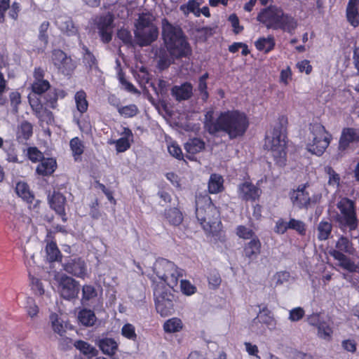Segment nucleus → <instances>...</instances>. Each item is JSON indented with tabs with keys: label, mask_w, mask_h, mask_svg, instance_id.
<instances>
[{
	"label": "nucleus",
	"mask_w": 359,
	"mask_h": 359,
	"mask_svg": "<svg viewBox=\"0 0 359 359\" xmlns=\"http://www.w3.org/2000/svg\"><path fill=\"white\" fill-rule=\"evenodd\" d=\"M39 121V125L43 128H48L54 123L53 114H36Z\"/></svg>",
	"instance_id": "obj_55"
},
{
	"label": "nucleus",
	"mask_w": 359,
	"mask_h": 359,
	"mask_svg": "<svg viewBox=\"0 0 359 359\" xmlns=\"http://www.w3.org/2000/svg\"><path fill=\"white\" fill-rule=\"evenodd\" d=\"M275 46V42L273 36H268L266 38H260L255 42L256 48L259 50H263L267 53L272 50Z\"/></svg>",
	"instance_id": "obj_43"
},
{
	"label": "nucleus",
	"mask_w": 359,
	"mask_h": 359,
	"mask_svg": "<svg viewBox=\"0 0 359 359\" xmlns=\"http://www.w3.org/2000/svg\"><path fill=\"white\" fill-rule=\"evenodd\" d=\"M213 114H205L204 126L211 135L223 132L229 139L243 136L249 126V119L245 114H219L215 119Z\"/></svg>",
	"instance_id": "obj_1"
},
{
	"label": "nucleus",
	"mask_w": 359,
	"mask_h": 359,
	"mask_svg": "<svg viewBox=\"0 0 359 359\" xmlns=\"http://www.w3.org/2000/svg\"><path fill=\"white\" fill-rule=\"evenodd\" d=\"M288 118L282 114L275 123L273 130L268 133L265 138V147L269 148L275 163L283 167L287 161V126Z\"/></svg>",
	"instance_id": "obj_2"
},
{
	"label": "nucleus",
	"mask_w": 359,
	"mask_h": 359,
	"mask_svg": "<svg viewBox=\"0 0 359 359\" xmlns=\"http://www.w3.org/2000/svg\"><path fill=\"white\" fill-rule=\"evenodd\" d=\"M224 180L217 174H212L208 182V191L210 194H218L224 190Z\"/></svg>",
	"instance_id": "obj_32"
},
{
	"label": "nucleus",
	"mask_w": 359,
	"mask_h": 359,
	"mask_svg": "<svg viewBox=\"0 0 359 359\" xmlns=\"http://www.w3.org/2000/svg\"><path fill=\"white\" fill-rule=\"evenodd\" d=\"M156 277L151 276V287L154 284H161L163 287H169L175 290L177 286L179 278L184 276V270L178 267L174 262L168 259L161 258L156 261L153 266Z\"/></svg>",
	"instance_id": "obj_4"
},
{
	"label": "nucleus",
	"mask_w": 359,
	"mask_h": 359,
	"mask_svg": "<svg viewBox=\"0 0 359 359\" xmlns=\"http://www.w3.org/2000/svg\"><path fill=\"white\" fill-rule=\"evenodd\" d=\"M163 327L166 333H175L182 330L183 323L180 318L174 317L165 321Z\"/></svg>",
	"instance_id": "obj_38"
},
{
	"label": "nucleus",
	"mask_w": 359,
	"mask_h": 359,
	"mask_svg": "<svg viewBox=\"0 0 359 359\" xmlns=\"http://www.w3.org/2000/svg\"><path fill=\"white\" fill-rule=\"evenodd\" d=\"M63 269L68 273L79 278H84L86 274V264L80 257L71 258L63 264Z\"/></svg>",
	"instance_id": "obj_20"
},
{
	"label": "nucleus",
	"mask_w": 359,
	"mask_h": 359,
	"mask_svg": "<svg viewBox=\"0 0 359 359\" xmlns=\"http://www.w3.org/2000/svg\"><path fill=\"white\" fill-rule=\"evenodd\" d=\"M297 67L300 72H305L306 74H309L312 71V66L307 60L299 62Z\"/></svg>",
	"instance_id": "obj_63"
},
{
	"label": "nucleus",
	"mask_w": 359,
	"mask_h": 359,
	"mask_svg": "<svg viewBox=\"0 0 359 359\" xmlns=\"http://www.w3.org/2000/svg\"><path fill=\"white\" fill-rule=\"evenodd\" d=\"M180 290L182 293L186 296L193 295L197 292V287L187 279L181 280Z\"/></svg>",
	"instance_id": "obj_52"
},
{
	"label": "nucleus",
	"mask_w": 359,
	"mask_h": 359,
	"mask_svg": "<svg viewBox=\"0 0 359 359\" xmlns=\"http://www.w3.org/2000/svg\"><path fill=\"white\" fill-rule=\"evenodd\" d=\"M209 287L212 290H217L221 285L222 278L218 271L211 270L208 275Z\"/></svg>",
	"instance_id": "obj_47"
},
{
	"label": "nucleus",
	"mask_w": 359,
	"mask_h": 359,
	"mask_svg": "<svg viewBox=\"0 0 359 359\" xmlns=\"http://www.w3.org/2000/svg\"><path fill=\"white\" fill-rule=\"evenodd\" d=\"M359 0H348L346 17L348 23L353 27L359 26Z\"/></svg>",
	"instance_id": "obj_22"
},
{
	"label": "nucleus",
	"mask_w": 359,
	"mask_h": 359,
	"mask_svg": "<svg viewBox=\"0 0 359 359\" xmlns=\"http://www.w3.org/2000/svg\"><path fill=\"white\" fill-rule=\"evenodd\" d=\"M262 193V189L250 181H245L238 185V197L244 202L253 203L259 201Z\"/></svg>",
	"instance_id": "obj_11"
},
{
	"label": "nucleus",
	"mask_w": 359,
	"mask_h": 359,
	"mask_svg": "<svg viewBox=\"0 0 359 359\" xmlns=\"http://www.w3.org/2000/svg\"><path fill=\"white\" fill-rule=\"evenodd\" d=\"M163 217L169 224L174 226H180L184 219L182 212L177 208H169L165 209L163 212Z\"/></svg>",
	"instance_id": "obj_26"
},
{
	"label": "nucleus",
	"mask_w": 359,
	"mask_h": 359,
	"mask_svg": "<svg viewBox=\"0 0 359 359\" xmlns=\"http://www.w3.org/2000/svg\"><path fill=\"white\" fill-rule=\"evenodd\" d=\"M313 319L318 320V317L315 316L309 318V324L317 327L318 337L326 341H330L332 339L333 329L330 323L327 321H320L316 323L313 321Z\"/></svg>",
	"instance_id": "obj_21"
},
{
	"label": "nucleus",
	"mask_w": 359,
	"mask_h": 359,
	"mask_svg": "<svg viewBox=\"0 0 359 359\" xmlns=\"http://www.w3.org/2000/svg\"><path fill=\"white\" fill-rule=\"evenodd\" d=\"M311 137L307 144V149L309 152L317 156H321L328 147L332 140L330 134L321 123H313L309 126Z\"/></svg>",
	"instance_id": "obj_7"
},
{
	"label": "nucleus",
	"mask_w": 359,
	"mask_h": 359,
	"mask_svg": "<svg viewBox=\"0 0 359 359\" xmlns=\"http://www.w3.org/2000/svg\"><path fill=\"white\" fill-rule=\"evenodd\" d=\"M236 234L240 238L243 240H252V238L258 237L253 229L245 226V225H238L236 228Z\"/></svg>",
	"instance_id": "obj_44"
},
{
	"label": "nucleus",
	"mask_w": 359,
	"mask_h": 359,
	"mask_svg": "<svg viewBox=\"0 0 359 359\" xmlns=\"http://www.w3.org/2000/svg\"><path fill=\"white\" fill-rule=\"evenodd\" d=\"M196 216L203 230L210 234L219 219V211L210 197H203L196 201Z\"/></svg>",
	"instance_id": "obj_5"
},
{
	"label": "nucleus",
	"mask_w": 359,
	"mask_h": 359,
	"mask_svg": "<svg viewBox=\"0 0 359 359\" xmlns=\"http://www.w3.org/2000/svg\"><path fill=\"white\" fill-rule=\"evenodd\" d=\"M58 290L60 296L67 300L77 298L80 291L77 280L67 275H62L58 282Z\"/></svg>",
	"instance_id": "obj_10"
},
{
	"label": "nucleus",
	"mask_w": 359,
	"mask_h": 359,
	"mask_svg": "<svg viewBox=\"0 0 359 359\" xmlns=\"http://www.w3.org/2000/svg\"><path fill=\"white\" fill-rule=\"evenodd\" d=\"M155 18L149 13H143L139 15L135 23V28H146L147 27H156L154 24Z\"/></svg>",
	"instance_id": "obj_42"
},
{
	"label": "nucleus",
	"mask_w": 359,
	"mask_h": 359,
	"mask_svg": "<svg viewBox=\"0 0 359 359\" xmlns=\"http://www.w3.org/2000/svg\"><path fill=\"white\" fill-rule=\"evenodd\" d=\"M318 239L320 241L327 240L332 233V224L327 221L322 220L319 222L318 227Z\"/></svg>",
	"instance_id": "obj_39"
},
{
	"label": "nucleus",
	"mask_w": 359,
	"mask_h": 359,
	"mask_svg": "<svg viewBox=\"0 0 359 359\" xmlns=\"http://www.w3.org/2000/svg\"><path fill=\"white\" fill-rule=\"evenodd\" d=\"M307 184L298 186L297 189H292L289 193L292 205L299 210H308L311 207V196L306 190Z\"/></svg>",
	"instance_id": "obj_12"
},
{
	"label": "nucleus",
	"mask_w": 359,
	"mask_h": 359,
	"mask_svg": "<svg viewBox=\"0 0 359 359\" xmlns=\"http://www.w3.org/2000/svg\"><path fill=\"white\" fill-rule=\"evenodd\" d=\"M33 134V126L27 121L21 123L17 130V140L18 142L27 141Z\"/></svg>",
	"instance_id": "obj_34"
},
{
	"label": "nucleus",
	"mask_w": 359,
	"mask_h": 359,
	"mask_svg": "<svg viewBox=\"0 0 359 359\" xmlns=\"http://www.w3.org/2000/svg\"><path fill=\"white\" fill-rule=\"evenodd\" d=\"M75 102L79 112H85L87 110L88 104L86 100V94L84 91L81 90L76 93Z\"/></svg>",
	"instance_id": "obj_49"
},
{
	"label": "nucleus",
	"mask_w": 359,
	"mask_h": 359,
	"mask_svg": "<svg viewBox=\"0 0 359 359\" xmlns=\"http://www.w3.org/2000/svg\"><path fill=\"white\" fill-rule=\"evenodd\" d=\"M50 320L51 321L53 331L57 333L59 335L63 336L66 332V326L63 325L62 321H60L58 315L55 313H52L50 315Z\"/></svg>",
	"instance_id": "obj_45"
},
{
	"label": "nucleus",
	"mask_w": 359,
	"mask_h": 359,
	"mask_svg": "<svg viewBox=\"0 0 359 359\" xmlns=\"http://www.w3.org/2000/svg\"><path fill=\"white\" fill-rule=\"evenodd\" d=\"M202 2V0H189L187 4L181 5L180 10L186 16L191 13L196 17H199V8Z\"/></svg>",
	"instance_id": "obj_37"
},
{
	"label": "nucleus",
	"mask_w": 359,
	"mask_h": 359,
	"mask_svg": "<svg viewBox=\"0 0 359 359\" xmlns=\"http://www.w3.org/2000/svg\"><path fill=\"white\" fill-rule=\"evenodd\" d=\"M50 88V83L47 80L34 81L32 85V93L40 95L46 92Z\"/></svg>",
	"instance_id": "obj_50"
},
{
	"label": "nucleus",
	"mask_w": 359,
	"mask_h": 359,
	"mask_svg": "<svg viewBox=\"0 0 359 359\" xmlns=\"http://www.w3.org/2000/svg\"><path fill=\"white\" fill-rule=\"evenodd\" d=\"M169 154L178 160H182L184 158L180 147L176 142H172L168 147Z\"/></svg>",
	"instance_id": "obj_59"
},
{
	"label": "nucleus",
	"mask_w": 359,
	"mask_h": 359,
	"mask_svg": "<svg viewBox=\"0 0 359 359\" xmlns=\"http://www.w3.org/2000/svg\"><path fill=\"white\" fill-rule=\"evenodd\" d=\"M339 212L335 216V222L341 230L348 229L350 231L357 229V218L355 203L346 198H341L337 204Z\"/></svg>",
	"instance_id": "obj_6"
},
{
	"label": "nucleus",
	"mask_w": 359,
	"mask_h": 359,
	"mask_svg": "<svg viewBox=\"0 0 359 359\" xmlns=\"http://www.w3.org/2000/svg\"><path fill=\"white\" fill-rule=\"evenodd\" d=\"M327 174L329 175L328 185L338 188L340 184V176L331 167L327 168Z\"/></svg>",
	"instance_id": "obj_56"
},
{
	"label": "nucleus",
	"mask_w": 359,
	"mask_h": 359,
	"mask_svg": "<svg viewBox=\"0 0 359 359\" xmlns=\"http://www.w3.org/2000/svg\"><path fill=\"white\" fill-rule=\"evenodd\" d=\"M179 114V119H181L179 123H177V125L180 128L182 129L186 130V131H191L197 133L199 131L201 127L200 123H194L191 121V116L189 115V114Z\"/></svg>",
	"instance_id": "obj_30"
},
{
	"label": "nucleus",
	"mask_w": 359,
	"mask_h": 359,
	"mask_svg": "<svg viewBox=\"0 0 359 359\" xmlns=\"http://www.w3.org/2000/svg\"><path fill=\"white\" fill-rule=\"evenodd\" d=\"M18 196L22 198L27 204L31 205L34 201V195L30 191L29 185L24 182H19L15 187ZM31 208V206H29Z\"/></svg>",
	"instance_id": "obj_29"
},
{
	"label": "nucleus",
	"mask_w": 359,
	"mask_h": 359,
	"mask_svg": "<svg viewBox=\"0 0 359 359\" xmlns=\"http://www.w3.org/2000/svg\"><path fill=\"white\" fill-rule=\"evenodd\" d=\"M153 294L156 311L161 316H168L174 311L175 295L161 284H154Z\"/></svg>",
	"instance_id": "obj_8"
},
{
	"label": "nucleus",
	"mask_w": 359,
	"mask_h": 359,
	"mask_svg": "<svg viewBox=\"0 0 359 359\" xmlns=\"http://www.w3.org/2000/svg\"><path fill=\"white\" fill-rule=\"evenodd\" d=\"M78 320L86 327H91L95 325L97 318L93 311L83 308L78 313Z\"/></svg>",
	"instance_id": "obj_31"
},
{
	"label": "nucleus",
	"mask_w": 359,
	"mask_h": 359,
	"mask_svg": "<svg viewBox=\"0 0 359 359\" xmlns=\"http://www.w3.org/2000/svg\"><path fill=\"white\" fill-rule=\"evenodd\" d=\"M158 32L156 27L135 28V36L137 43L141 46L151 44L158 37Z\"/></svg>",
	"instance_id": "obj_17"
},
{
	"label": "nucleus",
	"mask_w": 359,
	"mask_h": 359,
	"mask_svg": "<svg viewBox=\"0 0 359 359\" xmlns=\"http://www.w3.org/2000/svg\"><path fill=\"white\" fill-rule=\"evenodd\" d=\"M336 249L330 251V255L339 262V266L349 271H353L355 265L344 253L351 254L353 252V244L346 236H341L335 244Z\"/></svg>",
	"instance_id": "obj_9"
},
{
	"label": "nucleus",
	"mask_w": 359,
	"mask_h": 359,
	"mask_svg": "<svg viewBox=\"0 0 359 359\" xmlns=\"http://www.w3.org/2000/svg\"><path fill=\"white\" fill-rule=\"evenodd\" d=\"M205 144L203 140L198 137L189 139L184 144V149L187 152V158L189 160H194V156L205 149Z\"/></svg>",
	"instance_id": "obj_24"
},
{
	"label": "nucleus",
	"mask_w": 359,
	"mask_h": 359,
	"mask_svg": "<svg viewBox=\"0 0 359 359\" xmlns=\"http://www.w3.org/2000/svg\"><path fill=\"white\" fill-rule=\"evenodd\" d=\"M113 21L114 17L109 13L95 19V24L99 30V34L102 40L105 43H108L111 39Z\"/></svg>",
	"instance_id": "obj_14"
},
{
	"label": "nucleus",
	"mask_w": 359,
	"mask_h": 359,
	"mask_svg": "<svg viewBox=\"0 0 359 359\" xmlns=\"http://www.w3.org/2000/svg\"><path fill=\"white\" fill-rule=\"evenodd\" d=\"M75 347L85 355L91 354L94 352L95 348L88 342L83 340H78L74 344Z\"/></svg>",
	"instance_id": "obj_58"
},
{
	"label": "nucleus",
	"mask_w": 359,
	"mask_h": 359,
	"mask_svg": "<svg viewBox=\"0 0 359 359\" xmlns=\"http://www.w3.org/2000/svg\"><path fill=\"white\" fill-rule=\"evenodd\" d=\"M119 80L122 85V88L124 90L133 94H140V92L137 90V88L131 83L126 81L123 76H120Z\"/></svg>",
	"instance_id": "obj_61"
},
{
	"label": "nucleus",
	"mask_w": 359,
	"mask_h": 359,
	"mask_svg": "<svg viewBox=\"0 0 359 359\" xmlns=\"http://www.w3.org/2000/svg\"><path fill=\"white\" fill-rule=\"evenodd\" d=\"M97 296V291L93 285H83L82 287L81 304L87 306L89 302L95 299Z\"/></svg>",
	"instance_id": "obj_35"
},
{
	"label": "nucleus",
	"mask_w": 359,
	"mask_h": 359,
	"mask_svg": "<svg viewBox=\"0 0 359 359\" xmlns=\"http://www.w3.org/2000/svg\"><path fill=\"white\" fill-rule=\"evenodd\" d=\"M50 207L60 216L62 221L66 222L67 217L65 212L66 197L59 191H54L48 196Z\"/></svg>",
	"instance_id": "obj_18"
},
{
	"label": "nucleus",
	"mask_w": 359,
	"mask_h": 359,
	"mask_svg": "<svg viewBox=\"0 0 359 359\" xmlns=\"http://www.w3.org/2000/svg\"><path fill=\"white\" fill-rule=\"evenodd\" d=\"M55 23L58 29L67 36L75 35L77 33V29L72 19L67 15H58Z\"/></svg>",
	"instance_id": "obj_23"
},
{
	"label": "nucleus",
	"mask_w": 359,
	"mask_h": 359,
	"mask_svg": "<svg viewBox=\"0 0 359 359\" xmlns=\"http://www.w3.org/2000/svg\"><path fill=\"white\" fill-rule=\"evenodd\" d=\"M359 142V128H344L339 141L338 149L341 152L346 151L351 144Z\"/></svg>",
	"instance_id": "obj_16"
},
{
	"label": "nucleus",
	"mask_w": 359,
	"mask_h": 359,
	"mask_svg": "<svg viewBox=\"0 0 359 359\" xmlns=\"http://www.w3.org/2000/svg\"><path fill=\"white\" fill-rule=\"evenodd\" d=\"M57 168L56 160L53 158H43L36 167V172L41 176L51 175Z\"/></svg>",
	"instance_id": "obj_25"
},
{
	"label": "nucleus",
	"mask_w": 359,
	"mask_h": 359,
	"mask_svg": "<svg viewBox=\"0 0 359 359\" xmlns=\"http://www.w3.org/2000/svg\"><path fill=\"white\" fill-rule=\"evenodd\" d=\"M288 227H290V229L296 231L300 236L306 235V225L302 220L291 218L288 222Z\"/></svg>",
	"instance_id": "obj_48"
},
{
	"label": "nucleus",
	"mask_w": 359,
	"mask_h": 359,
	"mask_svg": "<svg viewBox=\"0 0 359 359\" xmlns=\"http://www.w3.org/2000/svg\"><path fill=\"white\" fill-rule=\"evenodd\" d=\"M118 37L125 43H130L131 41V34L130 32L125 29H120L117 33Z\"/></svg>",
	"instance_id": "obj_64"
},
{
	"label": "nucleus",
	"mask_w": 359,
	"mask_h": 359,
	"mask_svg": "<svg viewBox=\"0 0 359 359\" xmlns=\"http://www.w3.org/2000/svg\"><path fill=\"white\" fill-rule=\"evenodd\" d=\"M292 79V72L289 67L286 69H283L280 72V81L283 83L284 85H288L290 81Z\"/></svg>",
	"instance_id": "obj_62"
},
{
	"label": "nucleus",
	"mask_w": 359,
	"mask_h": 359,
	"mask_svg": "<svg viewBox=\"0 0 359 359\" xmlns=\"http://www.w3.org/2000/svg\"><path fill=\"white\" fill-rule=\"evenodd\" d=\"M283 12L281 9L271 6L263 10L257 18L267 28L278 29Z\"/></svg>",
	"instance_id": "obj_13"
},
{
	"label": "nucleus",
	"mask_w": 359,
	"mask_h": 359,
	"mask_svg": "<svg viewBox=\"0 0 359 359\" xmlns=\"http://www.w3.org/2000/svg\"><path fill=\"white\" fill-rule=\"evenodd\" d=\"M121 334L125 338L135 341L137 335L135 332V327L130 323H126L121 328Z\"/></svg>",
	"instance_id": "obj_51"
},
{
	"label": "nucleus",
	"mask_w": 359,
	"mask_h": 359,
	"mask_svg": "<svg viewBox=\"0 0 359 359\" xmlns=\"http://www.w3.org/2000/svg\"><path fill=\"white\" fill-rule=\"evenodd\" d=\"M257 319L259 323L266 325L267 327L275 325V319L273 317L271 311L268 309L267 306L263 307L259 311V314L253 321H255Z\"/></svg>",
	"instance_id": "obj_40"
},
{
	"label": "nucleus",
	"mask_w": 359,
	"mask_h": 359,
	"mask_svg": "<svg viewBox=\"0 0 359 359\" xmlns=\"http://www.w3.org/2000/svg\"><path fill=\"white\" fill-rule=\"evenodd\" d=\"M172 93L177 100H187L193 94V88L190 83H185L179 86H174L172 88Z\"/></svg>",
	"instance_id": "obj_28"
},
{
	"label": "nucleus",
	"mask_w": 359,
	"mask_h": 359,
	"mask_svg": "<svg viewBox=\"0 0 359 359\" xmlns=\"http://www.w3.org/2000/svg\"><path fill=\"white\" fill-rule=\"evenodd\" d=\"M161 25L163 39L170 55L173 58L188 55L191 50L182 29L177 25L171 24L165 18L162 20Z\"/></svg>",
	"instance_id": "obj_3"
},
{
	"label": "nucleus",
	"mask_w": 359,
	"mask_h": 359,
	"mask_svg": "<svg viewBox=\"0 0 359 359\" xmlns=\"http://www.w3.org/2000/svg\"><path fill=\"white\" fill-rule=\"evenodd\" d=\"M290 229L288 227V222H285L283 219L280 218L276 222L274 231L278 234H284Z\"/></svg>",
	"instance_id": "obj_60"
},
{
	"label": "nucleus",
	"mask_w": 359,
	"mask_h": 359,
	"mask_svg": "<svg viewBox=\"0 0 359 359\" xmlns=\"http://www.w3.org/2000/svg\"><path fill=\"white\" fill-rule=\"evenodd\" d=\"M297 21L292 16L283 12L279 28H282L288 32H293L297 27Z\"/></svg>",
	"instance_id": "obj_41"
},
{
	"label": "nucleus",
	"mask_w": 359,
	"mask_h": 359,
	"mask_svg": "<svg viewBox=\"0 0 359 359\" xmlns=\"http://www.w3.org/2000/svg\"><path fill=\"white\" fill-rule=\"evenodd\" d=\"M70 149L72 153L74 160L79 161L81 160V155L84 152L83 142L78 137L72 138L69 142Z\"/></svg>",
	"instance_id": "obj_33"
},
{
	"label": "nucleus",
	"mask_w": 359,
	"mask_h": 359,
	"mask_svg": "<svg viewBox=\"0 0 359 359\" xmlns=\"http://www.w3.org/2000/svg\"><path fill=\"white\" fill-rule=\"evenodd\" d=\"M131 142L127 137H122L118 140H110V144H115L116 150L118 153H123L130 149Z\"/></svg>",
	"instance_id": "obj_46"
},
{
	"label": "nucleus",
	"mask_w": 359,
	"mask_h": 359,
	"mask_svg": "<svg viewBox=\"0 0 359 359\" xmlns=\"http://www.w3.org/2000/svg\"><path fill=\"white\" fill-rule=\"evenodd\" d=\"M305 311L303 308L298 306L292 309L289 313V320L292 322H297L303 318Z\"/></svg>",
	"instance_id": "obj_57"
},
{
	"label": "nucleus",
	"mask_w": 359,
	"mask_h": 359,
	"mask_svg": "<svg viewBox=\"0 0 359 359\" xmlns=\"http://www.w3.org/2000/svg\"><path fill=\"white\" fill-rule=\"evenodd\" d=\"M262 252V243L259 237L252 238L243 245V256L249 262L256 260Z\"/></svg>",
	"instance_id": "obj_19"
},
{
	"label": "nucleus",
	"mask_w": 359,
	"mask_h": 359,
	"mask_svg": "<svg viewBox=\"0 0 359 359\" xmlns=\"http://www.w3.org/2000/svg\"><path fill=\"white\" fill-rule=\"evenodd\" d=\"M47 259L50 262H58L62 260V254L59 250L57 243L55 241H50L46 246Z\"/></svg>",
	"instance_id": "obj_36"
},
{
	"label": "nucleus",
	"mask_w": 359,
	"mask_h": 359,
	"mask_svg": "<svg viewBox=\"0 0 359 359\" xmlns=\"http://www.w3.org/2000/svg\"><path fill=\"white\" fill-rule=\"evenodd\" d=\"M54 65L63 74H69L74 69L72 59L61 50H54L52 53Z\"/></svg>",
	"instance_id": "obj_15"
},
{
	"label": "nucleus",
	"mask_w": 359,
	"mask_h": 359,
	"mask_svg": "<svg viewBox=\"0 0 359 359\" xmlns=\"http://www.w3.org/2000/svg\"><path fill=\"white\" fill-rule=\"evenodd\" d=\"M27 156L32 163L40 162L44 158L43 154L36 147L27 149Z\"/></svg>",
	"instance_id": "obj_53"
},
{
	"label": "nucleus",
	"mask_w": 359,
	"mask_h": 359,
	"mask_svg": "<svg viewBox=\"0 0 359 359\" xmlns=\"http://www.w3.org/2000/svg\"><path fill=\"white\" fill-rule=\"evenodd\" d=\"M83 62L90 70H97L98 69L95 57L88 50H86L83 55Z\"/></svg>",
	"instance_id": "obj_54"
},
{
	"label": "nucleus",
	"mask_w": 359,
	"mask_h": 359,
	"mask_svg": "<svg viewBox=\"0 0 359 359\" xmlns=\"http://www.w3.org/2000/svg\"><path fill=\"white\" fill-rule=\"evenodd\" d=\"M97 344L102 352L109 356L114 355L118 349V344L112 338L105 337L100 339Z\"/></svg>",
	"instance_id": "obj_27"
}]
</instances>
